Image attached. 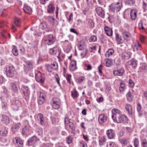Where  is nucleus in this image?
<instances>
[{
  "mask_svg": "<svg viewBox=\"0 0 147 147\" xmlns=\"http://www.w3.org/2000/svg\"><path fill=\"white\" fill-rule=\"evenodd\" d=\"M11 103L15 111L18 110L19 107L21 106V102L19 100L16 99L15 98L12 99L11 101Z\"/></svg>",
  "mask_w": 147,
  "mask_h": 147,
  "instance_id": "obj_1",
  "label": "nucleus"
},
{
  "mask_svg": "<svg viewBox=\"0 0 147 147\" xmlns=\"http://www.w3.org/2000/svg\"><path fill=\"white\" fill-rule=\"evenodd\" d=\"M51 103L53 107L55 109H58L61 104L60 100L57 98H53L51 100Z\"/></svg>",
  "mask_w": 147,
  "mask_h": 147,
  "instance_id": "obj_2",
  "label": "nucleus"
},
{
  "mask_svg": "<svg viewBox=\"0 0 147 147\" xmlns=\"http://www.w3.org/2000/svg\"><path fill=\"white\" fill-rule=\"evenodd\" d=\"M35 79L37 82L43 83L45 79V75L39 71H37L36 73Z\"/></svg>",
  "mask_w": 147,
  "mask_h": 147,
  "instance_id": "obj_3",
  "label": "nucleus"
},
{
  "mask_svg": "<svg viewBox=\"0 0 147 147\" xmlns=\"http://www.w3.org/2000/svg\"><path fill=\"white\" fill-rule=\"evenodd\" d=\"M5 70L8 77H11L14 76L15 69L12 65H9L6 67Z\"/></svg>",
  "mask_w": 147,
  "mask_h": 147,
  "instance_id": "obj_4",
  "label": "nucleus"
},
{
  "mask_svg": "<svg viewBox=\"0 0 147 147\" xmlns=\"http://www.w3.org/2000/svg\"><path fill=\"white\" fill-rule=\"evenodd\" d=\"M117 123H125L127 122L128 119L127 117L125 115H121V114L117 117L114 120Z\"/></svg>",
  "mask_w": 147,
  "mask_h": 147,
  "instance_id": "obj_5",
  "label": "nucleus"
},
{
  "mask_svg": "<svg viewBox=\"0 0 147 147\" xmlns=\"http://www.w3.org/2000/svg\"><path fill=\"white\" fill-rule=\"evenodd\" d=\"M122 3L121 2H117L116 4H113L111 6L112 9L114 11H119L122 7Z\"/></svg>",
  "mask_w": 147,
  "mask_h": 147,
  "instance_id": "obj_6",
  "label": "nucleus"
},
{
  "mask_svg": "<svg viewBox=\"0 0 147 147\" xmlns=\"http://www.w3.org/2000/svg\"><path fill=\"white\" fill-rule=\"evenodd\" d=\"M55 38L51 34H49L47 37V39L44 40V42L46 44L48 45H51L54 43Z\"/></svg>",
  "mask_w": 147,
  "mask_h": 147,
  "instance_id": "obj_7",
  "label": "nucleus"
},
{
  "mask_svg": "<svg viewBox=\"0 0 147 147\" xmlns=\"http://www.w3.org/2000/svg\"><path fill=\"white\" fill-rule=\"evenodd\" d=\"M64 122L66 127H67V126L69 125V127L71 129L74 130H75V128L74 125L72 122L70 121L68 117L65 116Z\"/></svg>",
  "mask_w": 147,
  "mask_h": 147,
  "instance_id": "obj_8",
  "label": "nucleus"
},
{
  "mask_svg": "<svg viewBox=\"0 0 147 147\" xmlns=\"http://www.w3.org/2000/svg\"><path fill=\"white\" fill-rule=\"evenodd\" d=\"M13 141L16 147H22L23 145V141L18 137L15 138L13 139Z\"/></svg>",
  "mask_w": 147,
  "mask_h": 147,
  "instance_id": "obj_9",
  "label": "nucleus"
},
{
  "mask_svg": "<svg viewBox=\"0 0 147 147\" xmlns=\"http://www.w3.org/2000/svg\"><path fill=\"white\" fill-rule=\"evenodd\" d=\"M112 112V117L113 120L116 119L117 117H118V116L121 114V112L116 109H113Z\"/></svg>",
  "mask_w": 147,
  "mask_h": 147,
  "instance_id": "obj_10",
  "label": "nucleus"
},
{
  "mask_svg": "<svg viewBox=\"0 0 147 147\" xmlns=\"http://www.w3.org/2000/svg\"><path fill=\"white\" fill-rule=\"evenodd\" d=\"M57 53H58V55L57 56V57L58 59H59L61 51L59 50L57 47H55L50 49L49 53L51 54L55 55Z\"/></svg>",
  "mask_w": 147,
  "mask_h": 147,
  "instance_id": "obj_11",
  "label": "nucleus"
},
{
  "mask_svg": "<svg viewBox=\"0 0 147 147\" xmlns=\"http://www.w3.org/2000/svg\"><path fill=\"white\" fill-rule=\"evenodd\" d=\"M95 11L98 16L102 18H104L105 16L104 10L101 7H98L95 9Z\"/></svg>",
  "mask_w": 147,
  "mask_h": 147,
  "instance_id": "obj_12",
  "label": "nucleus"
},
{
  "mask_svg": "<svg viewBox=\"0 0 147 147\" xmlns=\"http://www.w3.org/2000/svg\"><path fill=\"white\" fill-rule=\"evenodd\" d=\"M39 140V139L37 138L35 136H34L28 139V144L29 146L33 145Z\"/></svg>",
  "mask_w": 147,
  "mask_h": 147,
  "instance_id": "obj_13",
  "label": "nucleus"
},
{
  "mask_svg": "<svg viewBox=\"0 0 147 147\" xmlns=\"http://www.w3.org/2000/svg\"><path fill=\"white\" fill-rule=\"evenodd\" d=\"M55 7L53 3L51 2L48 5L47 7V11L48 13H52L55 10Z\"/></svg>",
  "mask_w": 147,
  "mask_h": 147,
  "instance_id": "obj_14",
  "label": "nucleus"
},
{
  "mask_svg": "<svg viewBox=\"0 0 147 147\" xmlns=\"http://www.w3.org/2000/svg\"><path fill=\"white\" fill-rule=\"evenodd\" d=\"M124 69L121 68L114 70L113 71V74L115 76H121L124 73Z\"/></svg>",
  "mask_w": 147,
  "mask_h": 147,
  "instance_id": "obj_15",
  "label": "nucleus"
},
{
  "mask_svg": "<svg viewBox=\"0 0 147 147\" xmlns=\"http://www.w3.org/2000/svg\"><path fill=\"white\" fill-rule=\"evenodd\" d=\"M107 116L104 114H101L100 115L98 118L99 123L100 124H102L105 122L107 120Z\"/></svg>",
  "mask_w": 147,
  "mask_h": 147,
  "instance_id": "obj_16",
  "label": "nucleus"
},
{
  "mask_svg": "<svg viewBox=\"0 0 147 147\" xmlns=\"http://www.w3.org/2000/svg\"><path fill=\"white\" fill-rule=\"evenodd\" d=\"M47 20L53 26H56L58 24L57 21L52 16L48 17L47 18Z\"/></svg>",
  "mask_w": 147,
  "mask_h": 147,
  "instance_id": "obj_17",
  "label": "nucleus"
},
{
  "mask_svg": "<svg viewBox=\"0 0 147 147\" xmlns=\"http://www.w3.org/2000/svg\"><path fill=\"white\" fill-rule=\"evenodd\" d=\"M21 89L24 95L27 97L29 96V90L28 86H22Z\"/></svg>",
  "mask_w": 147,
  "mask_h": 147,
  "instance_id": "obj_18",
  "label": "nucleus"
},
{
  "mask_svg": "<svg viewBox=\"0 0 147 147\" xmlns=\"http://www.w3.org/2000/svg\"><path fill=\"white\" fill-rule=\"evenodd\" d=\"M23 9L24 11L26 13L30 14L32 12L31 8L26 4H24Z\"/></svg>",
  "mask_w": 147,
  "mask_h": 147,
  "instance_id": "obj_19",
  "label": "nucleus"
},
{
  "mask_svg": "<svg viewBox=\"0 0 147 147\" xmlns=\"http://www.w3.org/2000/svg\"><path fill=\"white\" fill-rule=\"evenodd\" d=\"M1 121L3 123L7 124L9 122V119L8 117L5 115H2L1 118Z\"/></svg>",
  "mask_w": 147,
  "mask_h": 147,
  "instance_id": "obj_20",
  "label": "nucleus"
},
{
  "mask_svg": "<svg viewBox=\"0 0 147 147\" xmlns=\"http://www.w3.org/2000/svg\"><path fill=\"white\" fill-rule=\"evenodd\" d=\"M76 61L73 60L72 61L70 64L69 68L70 70L72 71H74L77 69V67L76 66Z\"/></svg>",
  "mask_w": 147,
  "mask_h": 147,
  "instance_id": "obj_21",
  "label": "nucleus"
},
{
  "mask_svg": "<svg viewBox=\"0 0 147 147\" xmlns=\"http://www.w3.org/2000/svg\"><path fill=\"white\" fill-rule=\"evenodd\" d=\"M107 134L108 138L110 139L113 138L115 136V133L112 129H109L107 131Z\"/></svg>",
  "mask_w": 147,
  "mask_h": 147,
  "instance_id": "obj_22",
  "label": "nucleus"
},
{
  "mask_svg": "<svg viewBox=\"0 0 147 147\" xmlns=\"http://www.w3.org/2000/svg\"><path fill=\"white\" fill-rule=\"evenodd\" d=\"M38 120L40 121L41 125L44 124L45 122V118L43 115L41 113H39L38 115Z\"/></svg>",
  "mask_w": 147,
  "mask_h": 147,
  "instance_id": "obj_23",
  "label": "nucleus"
},
{
  "mask_svg": "<svg viewBox=\"0 0 147 147\" xmlns=\"http://www.w3.org/2000/svg\"><path fill=\"white\" fill-rule=\"evenodd\" d=\"M10 86L11 88V90L13 92H18V89L15 83L13 82H11L10 83Z\"/></svg>",
  "mask_w": 147,
  "mask_h": 147,
  "instance_id": "obj_24",
  "label": "nucleus"
},
{
  "mask_svg": "<svg viewBox=\"0 0 147 147\" xmlns=\"http://www.w3.org/2000/svg\"><path fill=\"white\" fill-rule=\"evenodd\" d=\"M131 53L129 52H127L124 53L122 55V59L128 60L131 57Z\"/></svg>",
  "mask_w": 147,
  "mask_h": 147,
  "instance_id": "obj_25",
  "label": "nucleus"
},
{
  "mask_svg": "<svg viewBox=\"0 0 147 147\" xmlns=\"http://www.w3.org/2000/svg\"><path fill=\"white\" fill-rule=\"evenodd\" d=\"M104 63L106 67H109L113 65L112 60L110 59H105Z\"/></svg>",
  "mask_w": 147,
  "mask_h": 147,
  "instance_id": "obj_26",
  "label": "nucleus"
},
{
  "mask_svg": "<svg viewBox=\"0 0 147 147\" xmlns=\"http://www.w3.org/2000/svg\"><path fill=\"white\" fill-rule=\"evenodd\" d=\"M115 39L118 44H120L123 43L124 40L122 38L121 36H119L118 34L117 33L115 35Z\"/></svg>",
  "mask_w": 147,
  "mask_h": 147,
  "instance_id": "obj_27",
  "label": "nucleus"
},
{
  "mask_svg": "<svg viewBox=\"0 0 147 147\" xmlns=\"http://www.w3.org/2000/svg\"><path fill=\"white\" fill-rule=\"evenodd\" d=\"M106 34L108 36H111L112 34V29L107 26H106L104 28Z\"/></svg>",
  "mask_w": 147,
  "mask_h": 147,
  "instance_id": "obj_28",
  "label": "nucleus"
},
{
  "mask_svg": "<svg viewBox=\"0 0 147 147\" xmlns=\"http://www.w3.org/2000/svg\"><path fill=\"white\" fill-rule=\"evenodd\" d=\"M125 108L129 114L131 115L132 113V108L130 104H126L125 106Z\"/></svg>",
  "mask_w": 147,
  "mask_h": 147,
  "instance_id": "obj_29",
  "label": "nucleus"
},
{
  "mask_svg": "<svg viewBox=\"0 0 147 147\" xmlns=\"http://www.w3.org/2000/svg\"><path fill=\"white\" fill-rule=\"evenodd\" d=\"M127 64L129 65H131L134 68H136L137 65V61L134 59H132L128 61Z\"/></svg>",
  "mask_w": 147,
  "mask_h": 147,
  "instance_id": "obj_30",
  "label": "nucleus"
},
{
  "mask_svg": "<svg viewBox=\"0 0 147 147\" xmlns=\"http://www.w3.org/2000/svg\"><path fill=\"white\" fill-rule=\"evenodd\" d=\"M114 52V50L111 49H109L105 54V56L107 57H109L111 56Z\"/></svg>",
  "mask_w": 147,
  "mask_h": 147,
  "instance_id": "obj_31",
  "label": "nucleus"
},
{
  "mask_svg": "<svg viewBox=\"0 0 147 147\" xmlns=\"http://www.w3.org/2000/svg\"><path fill=\"white\" fill-rule=\"evenodd\" d=\"M141 46L137 42H135L133 47V51H137L141 50Z\"/></svg>",
  "mask_w": 147,
  "mask_h": 147,
  "instance_id": "obj_32",
  "label": "nucleus"
},
{
  "mask_svg": "<svg viewBox=\"0 0 147 147\" xmlns=\"http://www.w3.org/2000/svg\"><path fill=\"white\" fill-rule=\"evenodd\" d=\"M137 12L135 11L132 10L130 12V16L132 20H135L137 17Z\"/></svg>",
  "mask_w": 147,
  "mask_h": 147,
  "instance_id": "obj_33",
  "label": "nucleus"
},
{
  "mask_svg": "<svg viewBox=\"0 0 147 147\" xmlns=\"http://www.w3.org/2000/svg\"><path fill=\"white\" fill-rule=\"evenodd\" d=\"M122 35L124 39L126 40L130 36V34L127 31H124L122 33Z\"/></svg>",
  "mask_w": 147,
  "mask_h": 147,
  "instance_id": "obj_34",
  "label": "nucleus"
},
{
  "mask_svg": "<svg viewBox=\"0 0 147 147\" xmlns=\"http://www.w3.org/2000/svg\"><path fill=\"white\" fill-rule=\"evenodd\" d=\"M106 141V139L105 136H104L101 138L99 141V145L101 146L104 145Z\"/></svg>",
  "mask_w": 147,
  "mask_h": 147,
  "instance_id": "obj_35",
  "label": "nucleus"
},
{
  "mask_svg": "<svg viewBox=\"0 0 147 147\" xmlns=\"http://www.w3.org/2000/svg\"><path fill=\"white\" fill-rule=\"evenodd\" d=\"M47 27V23L43 21L40 23L39 25L40 29L44 30Z\"/></svg>",
  "mask_w": 147,
  "mask_h": 147,
  "instance_id": "obj_36",
  "label": "nucleus"
},
{
  "mask_svg": "<svg viewBox=\"0 0 147 147\" xmlns=\"http://www.w3.org/2000/svg\"><path fill=\"white\" fill-rule=\"evenodd\" d=\"M71 96L74 99L77 98L79 96L77 91L76 90L71 91Z\"/></svg>",
  "mask_w": 147,
  "mask_h": 147,
  "instance_id": "obj_37",
  "label": "nucleus"
},
{
  "mask_svg": "<svg viewBox=\"0 0 147 147\" xmlns=\"http://www.w3.org/2000/svg\"><path fill=\"white\" fill-rule=\"evenodd\" d=\"M20 123H14L12 126L11 129L12 130L18 129L20 127Z\"/></svg>",
  "mask_w": 147,
  "mask_h": 147,
  "instance_id": "obj_38",
  "label": "nucleus"
},
{
  "mask_svg": "<svg viewBox=\"0 0 147 147\" xmlns=\"http://www.w3.org/2000/svg\"><path fill=\"white\" fill-rule=\"evenodd\" d=\"M126 97L128 101L131 102L132 100L133 97L131 93L130 92H127L126 94Z\"/></svg>",
  "mask_w": 147,
  "mask_h": 147,
  "instance_id": "obj_39",
  "label": "nucleus"
},
{
  "mask_svg": "<svg viewBox=\"0 0 147 147\" xmlns=\"http://www.w3.org/2000/svg\"><path fill=\"white\" fill-rule=\"evenodd\" d=\"M7 133V131L5 128L1 129L0 130V134L3 136H4Z\"/></svg>",
  "mask_w": 147,
  "mask_h": 147,
  "instance_id": "obj_40",
  "label": "nucleus"
},
{
  "mask_svg": "<svg viewBox=\"0 0 147 147\" xmlns=\"http://www.w3.org/2000/svg\"><path fill=\"white\" fill-rule=\"evenodd\" d=\"M88 25L91 28H93L94 26V23L92 20L90 19L87 20Z\"/></svg>",
  "mask_w": 147,
  "mask_h": 147,
  "instance_id": "obj_41",
  "label": "nucleus"
},
{
  "mask_svg": "<svg viewBox=\"0 0 147 147\" xmlns=\"http://www.w3.org/2000/svg\"><path fill=\"white\" fill-rule=\"evenodd\" d=\"M13 47L12 52L14 55L17 56L18 55V52L16 48V47L15 45H13Z\"/></svg>",
  "mask_w": 147,
  "mask_h": 147,
  "instance_id": "obj_42",
  "label": "nucleus"
},
{
  "mask_svg": "<svg viewBox=\"0 0 147 147\" xmlns=\"http://www.w3.org/2000/svg\"><path fill=\"white\" fill-rule=\"evenodd\" d=\"M26 66L29 69H32L33 67L32 63L30 61H27L26 62Z\"/></svg>",
  "mask_w": 147,
  "mask_h": 147,
  "instance_id": "obj_43",
  "label": "nucleus"
},
{
  "mask_svg": "<svg viewBox=\"0 0 147 147\" xmlns=\"http://www.w3.org/2000/svg\"><path fill=\"white\" fill-rule=\"evenodd\" d=\"M28 129L25 127L22 129V133L23 135L27 134H28Z\"/></svg>",
  "mask_w": 147,
  "mask_h": 147,
  "instance_id": "obj_44",
  "label": "nucleus"
},
{
  "mask_svg": "<svg viewBox=\"0 0 147 147\" xmlns=\"http://www.w3.org/2000/svg\"><path fill=\"white\" fill-rule=\"evenodd\" d=\"M66 141L67 143L69 144L71 143L72 139L70 136H69L66 138Z\"/></svg>",
  "mask_w": 147,
  "mask_h": 147,
  "instance_id": "obj_45",
  "label": "nucleus"
},
{
  "mask_svg": "<svg viewBox=\"0 0 147 147\" xmlns=\"http://www.w3.org/2000/svg\"><path fill=\"white\" fill-rule=\"evenodd\" d=\"M14 23L17 26H19L20 25V22L19 19L18 18H16L14 22Z\"/></svg>",
  "mask_w": 147,
  "mask_h": 147,
  "instance_id": "obj_46",
  "label": "nucleus"
},
{
  "mask_svg": "<svg viewBox=\"0 0 147 147\" xmlns=\"http://www.w3.org/2000/svg\"><path fill=\"white\" fill-rule=\"evenodd\" d=\"M97 40V37L95 36H93L91 37L89 39L90 42H94L96 41Z\"/></svg>",
  "mask_w": 147,
  "mask_h": 147,
  "instance_id": "obj_47",
  "label": "nucleus"
},
{
  "mask_svg": "<svg viewBox=\"0 0 147 147\" xmlns=\"http://www.w3.org/2000/svg\"><path fill=\"white\" fill-rule=\"evenodd\" d=\"M39 98H40L43 99H45V100L46 96L44 93L42 92H40Z\"/></svg>",
  "mask_w": 147,
  "mask_h": 147,
  "instance_id": "obj_48",
  "label": "nucleus"
},
{
  "mask_svg": "<svg viewBox=\"0 0 147 147\" xmlns=\"http://www.w3.org/2000/svg\"><path fill=\"white\" fill-rule=\"evenodd\" d=\"M2 88L3 92L7 95H8L9 92L7 90L6 88L4 86H2Z\"/></svg>",
  "mask_w": 147,
  "mask_h": 147,
  "instance_id": "obj_49",
  "label": "nucleus"
},
{
  "mask_svg": "<svg viewBox=\"0 0 147 147\" xmlns=\"http://www.w3.org/2000/svg\"><path fill=\"white\" fill-rule=\"evenodd\" d=\"M139 145V140L138 139L135 138L134 142V145L135 147H138Z\"/></svg>",
  "mask_w": 147,
  "mask_h": 147,
  "instance_id": "obj_50",
  "label": "nucleus"
},
{
  "mask_svg": "<svg viewBox=\"0 0 147 147\" xmlns=\"http://www.w3.org/2000/svg\"><path fill=\"white\" fill-rule=\"evenodd\" d=\"M50 65L52 67V69H56L58 68L57 64L56 62L53 63V64H51Z\"/></svg>",
  "mask_w": 147,
  "mask_h": 147,
  "instance_id": "obj_51",
  "label": "nucleus"
},
{
  "mask_svg": "<svg viewBox=\"0 0 147 147\" xmlns=\"http://www.w3.org/2000/svg\"><path fill=\"white\" fill-rule=\"evenodd\" d=\"M120 142L122 144L124 145H127V140L124 139H123L121 140Z\"/></svg>",
  "mask_w": 147,
  "mask_h": 147,
  "instance_id": "obj_52",
  "label": "nucleus"
},
{
  "mask_svg": "<svg viewBox=\"0 0 147 147\" xmlns=\"http://www.w3.org/2000/svg\"><path fill=\"white\" fill-rule=\"evenodd\" d=\"M83 50V53H81V56L82 57L84 58L85 56L88 52V51L86 49H85Z\"/></svg>",
  "mask_w": 147,
  "mask_h": 147,
  "instance_id": "obj_53",
  "label": "nucleus"
},
{
  "mask_svg": "<svg viewBox=\"0 0 147 147\" xmlns=\"http://www.w3.org/2000/svg\"><path fill=\"white\" fill-rule=\"evenodd\" d=\"M142 145V147H147V142L146 139H143V140Z\"/></svg>",
  "mask_w": 147,
  "mask_h": 147,
  "instance_id": "obj_54",
  "label": "nucleus"
},
{
  "mask_svg": "<svg viewBox=\"0 0 147 147\" xmlns=\"http://www.w3.org/2000/svg\"><path fill=\"white\" fill-rule=\"evenodd\" d=\"M135 2L134 0H127V4L130 5H133Z\"/></svg>",
  "mask_w": 147,
  "mask_h": 147,
  "instance_id": "obj_55",
  "label": "nucleus"
},
{
  "mask_svg": "<svg viewBox=\"0 0 147 147\" xmlns=\"http://www.w3.org/2000/svg\"><path fill=\"white\" fill-rule=\"evenodd\" d=\"M45 99L39 98L38 100V103L39 104L41 105L42 104L45 102Z\"/></svg>",
  "mask_w": 147,
  "mask_h": 147,
  "instance_id": "obj_56",
  "label": "nucleus"
},
{
  "mask_svg": "<svg viewBox=\"0 0 147 147\" xmlns=\"http://www.w3.org/2000/svg\"><path fill=\"white\" fill-rule=\"evenodd\" d=\"M78 46L79 50H82L85 49L83 46L80 43H78Z\"/></svg>",
  "mask_w": 147,
  "mask_h": 147,
  "instance_id": "obj_57",
  "label": "nucleus"
},
{
  "mask_svg": "<svg viewBox=\"0 0 147 147\" xmlns=\"http://www.w3.org/2000/svg\"><path fill=\"white\" fill-rule=\"evenodd\" d=\"M129 86L131 88H133L134 86V82L131 80H129Z\"/></svg>",
  "mask_w": 147,
  "mask_h": 147,
  "instance_id": "obj_58",
  "label": "nucleus"
},
{
  "mask_svg": "<svg viewBox=\"0 0 147 147\" xmlns=\"http://www.w3.org/2000/svg\"><path fill=\"white\" fill-rule=\"evenodd\" d=\"M2 107L3 108L5 109L8 107V105L5 102H2L1 103Z\"/></svg>",
  "mask_w": 147,
  "mask_h": 147,
  "instance_id": "obj_59",
  "label": "nucleus"
},
{
  "mask_svg": "<svg viewBox=\"0 0 147 147\" xmlns=\"http://www.w3.org/2000/svg\"><path fill=\"white\" fill-rule=\"evenodd\" d=\"M80 145L81 147H87V145L86 142L82 141L80 142Z\"/></svg>",
  "mask_w": 147,
  "mask_h": 147,
  "instance_id": "obj_60",
  "label": "nucleus"
},
{
  "mask_svg": "<svg viewBox=\"0 0 147 147\" xmlns=\"http://www.w3.org/2000/svg\"><path fill=\"white\" fill-rule=\"evenodd\" d=\"M71 75L69 74H67L66 77V79L67 82L70 84H71Z\"/></svg>",
  "mask_w": 147,
  "mask_h": 147,
  "instance_id": "obj_61",
  "label": "nucleus"
},
{
  "mask_svg": "<svg viewBox=\"0 0 147 147\" xmlns=\"http://www.w3.org/2000/svg\"><path fill=\"white\" fill-rule=\"evenodd\" d=\"M115 63L117 65H119L120 63V59L119 58H116L114 60Z\"/></svg>",
  "mask_w": 147,
  "mask_h": 147,
  "instance_id": "obj_62",
  "label": "nucleus"
},
{
  "mask_svg": "<svg viewBox=\"0 0 147 147\" xmlns=\"http://www.w3.org/2000/svg\"><path fill=\"white\" fill-rule=\"evenodd\" d=\"M85 80V78L84 76H81L78 78V81L80 83L83 81Z\"/></svg>",
  "mask_w": 147,
  "mask_h": 147,
  "instance_id": "obj_63",
  "label": "nucleus"
},
{
  "mask_svg": "<svg viewBox=\"0 0 147 147\" xmlns=\"http://www.w3.org/2000/svg\"><path fill=\"white\" fill-rule=\"evenodd\" d=\"M47 69L48 71L49 72H52L53 70L54 69H52V67L51 66V65H48L47 67Z\"/></svg>",
  "mask_w": 147,
  "mask_h": 147,
  "instance_id": "obj_64",
  "label": "nucleus"
}]
</instances>
